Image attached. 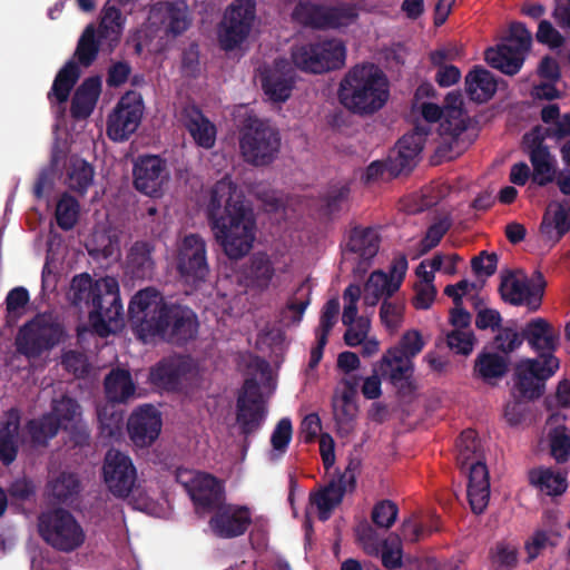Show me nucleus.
I'll return each instance as SVG.
<instances>
[{
	"instance_id": "1",
	"label": "nucleus",
	"mask_w": 570,
	"mask_h": 570,
	"mask_svg": "<svg viewBox=\"0 0 570 570\" xmlns=\"http://www.w3.org/2000/svg\"><path fill=\"white\" fill-rule=\"evenodd\" d=\"M128 318L132 332L142 343L158 337L184 346L197 337L199 328L198 317L190 307L165 302L154 287L140 289L131 297Z\"/></svg>"
},
{
	"instance_id": "2",
	"label": "nucleus",
	"mask_w": 570,
	"mask_h": 570,
	"mask_svg": "<svg viewBox=\"0 0 570 570\" xmlns=\"http://www.w3.org/2000/svg\"><path fill=\"white\" fill-rule=\"evenodd\" d=\"M206 214L215 239L229 259L238 261L250 252L256 217L243 191L232 180L223 178L213 186Z\"/></svg>"
},
{
	"instance_id": "3",
	"label": "nucleus",
	"mask_w": 570,
	"mask_h": 570,
	"mask_svg": "<svg viewBox=\"0 0 570 570\" xmlns=\"http://www.w3.org/2000/svg\"><path fill=\"white\" fill-rule=\"evenodd\" d=\"M292 62L276 58L261 70L264 94L274 102H285L292 95L296 80L295 67L311 73H324L345 65L346 47L338 39H326L292 48Z\"/></svg>"
},
{
	"instance_id": "4",
	"label": "nucleus",
	"mask_w": 570,
	"mask_h": 570,
	"mask_svg": "<svg viewBox=\"0 0 570 570\" xmlns=\"http://www.w3.org/2000/svg\"><path fill=\"white\" fill-rule=\"evenodd\" d=\"M337 95L341 105L350 112L368 117L386 105L390 81L376 65H356L342 78Z\"/></svg>"
},
{
	"instance_id": "5",
	"label": "nucleus",
	"mask_w": 570,
	"mask_h": 570,
	"mask_svg": "<svg viewBox=\"0 0 570 570\" xmlns=\"http://www.w3.org/2000/svg\"><path fill=\"white\" fill-rule=\"evenodd\" d=\"M239 148L244 160L256 167L272 164L281 148V134L269 120L247 116L239 132Z\"/></svg>"
},
{
	"instance_id": "6",
	"label": "nucleus",
	"mask_w": 570,
	"mask_h": 570,
	"mask_svg": "<svg viewBox=\"0 0 570 570\" xmlns=\"http://www.w3.org/2000/svg\"><path fill=\"white\" fill-rule=\"evenodd\" d=\"M293 19L317 30H342L355 24L360 18V7L353 2L337 4L298 2L292 13Z\"/></svg>"
},
{
	"instance_id": "7",
	"label": "nucleus",
	"mask_w": 570,
	"mask_h": 570,
	"mask_svg": "<svg viewBox=\"0 0 570 570\" xmlns=\"http://www.w3.org/2000/svg\"><path fill=\"white\" fill-rule=\"evenodd\" d=\"M65 336V326L58 318L50 314H38L20 327L16 337V347L26 357L35 358L52 350Z\"/></svg>"
},
{
	"instance_id": "8",
	"label": "nucleus",
	"mask_w": 570,
	"mask_h": 570,
	"mask_svg": "<svg viewBox=\"0 0 570 570\" xmlns=\"http://www.w3.org/2000/svg\"><path fill=\"white\" fill-rule=\"evenodd\" d=\"M39 533L53 549L67 553L80 548L86 539L85 531L76 518L61 508L39 517Z\"/></svg>"
},
{
	"instance_id": "9",
	"label": "nucleus",
	"mask_w": 570,
	"mask_h": 570,
	"mask_svg": "<svg viewBox=\"0 0 570 570\" xmlns=\"http://www.w3.org/2000/svg\"><path fill=\"white\" fill-rule=\"evenodd\" d=\"M559 368V360L548 356L546 360L524 358L514 370V392L518 401H534L546 391V382Z\"/></svg>"
},
{
	"instance_id": "10",
	"label": "nucleus",
	"mask_w": 570,
	"mask_h": 570,
	"mask_svg": "<svg viewBox=\"0 0 570 570\" xmlns=\"http://www.w3.org/2000/svg\"><path fill=\"white\" fill-rule=\"evenodd\" d=\"M175 266L185 284L197 287L206 282L210 269L206 242L200 235L188 234L178 243Z\"/></svg>"
},
{
	"instance_id": "11",
	"label": "nucleus",
	"mask_w": 570,
	"mask_h": 570,
	"mask_svg": "<svg viewBox=\"0 0 570 570\" xmlns=\"http://www.w3.org/2000/svg\"><path fill=\"white\" fill-rule=\"evenodd\" d=\"M122 315L119 284L115 277L106 276L96 281V294L92 298L89 321L100 336H107L111 330L109 323Z\"/></svg>"
},
{
	"instance_id": "12",
	"label": "nucleus",
	"mask_w": 570,
	"mask_h": 570,
	"mask_svg": "<svg viewBox=\"0 0 570 570\" xmlns=\"http://www.w3.org/2000/svg\"><path fill=\"white\" fill-rule=\"evenodd\" d=\"M176 479L184 485L197 512L215 511L225 502L224 484L209 473L178 471Z\"/></svg>"
},
{
	"instance_id": "13",
	"label": "nucleus",
	"mask_w": 570,
	"mask_h": 570,
	"mask_svg": "<svg viewBox=\"0 0 570 570\" xmlns=\"http://www.w3.org/2000/svg\"><path fill=\"white\" fill-rule=\"evenodd\" d=\"M266 415L267 407L257 380L246 379L236 399V422L240 434L247 439L256 433Z\"/></svg>"
},
{
	"instance_id": "14",
	"label": "nucleus",
	"mask_w": 570,
	"mask_h": 570,
	"mask_svg": "<svg viewBox=\"0 0 570 570\" xmlns=\"http://www.w3.org/2000/svg\"><path fill=\"white\" fill-rule=\"evenodd\" d=\"M547 282L540 271H535L530 281L518 278L513 273L502 276L500 284L501 297L514 306H527L535 312L540 308Z\"/></svg>"
},
{
	"instance_id": "15",
	"label": "nucleus",
	"mask_w": 570,
	"mask_h": 570,
	"mask_svg": "<svg viewBox=\"0 0 570 570\" xmlns=\"http://www.w3.org/2000/svg\"><path fill=\"white\" fill-rule=\"evenodd\" d=\"M255 19V3L250 0H236L225 12L219 32V42L224 50L238 47L249 35Z\"/></svg>"
},
{
	"instance_id": "16",
	"label": "nucleus",
	"mask_w": 570,
	"mask_h": 570,
	"mask_svg": "<svg viewBox=\"0 0 570 570\" xmlns=\"http://www.w3.org/2000/svg\"><path fill=\"white\" fill-rule=\"evenodd\" d=\"M104 482L109 492L120 499L129 497L137 481L132 460L118 450H108L102 465Z\"/></svg>"
},
{
	"instance_id": "17",
	"label": "nucleus",
	"mask_w": 570,
	"mask_h": 570,
	"mask_svg": "<svg viewBox=\"0 0 570 570\" xmlns=\"http://www.w3.org/2000/svg\"><path fill=\"white\" fill-rule=\"evenodd\" d=\"M431 132L429 125H415L396 142V148L389 156V171L393 176L409 174L420 160L428 136Z\"/></svg>"
},
{
	"instance_id": "18",
	"label": "nucleus",
	"mask_w": 570,
	"mask_h": 570,
	"mask_svg": "<svg viewBox=\"0 0 570 570\" xmlns=\"http://www.w3.org/2000/svg\"><path fill=\"white\" fill-rule=\"evenodd\" d=\"M208 521L212 532L220 539H234L246 533L252 524L248 507L222 503Z\"/></svg>"
},
{
	"instance_id": "19",
	"label": "nucleus",
	"mask_w": 570,
	"mask_h": 570,
	"mask_svg": "<svg viewBox=\"0 0 570 570\" xmlns=\"http://www.w3.org/2000/svg\"><path fill=\"white\" fill-rule=\"evenodd\" d=\"M525 151L529 155L530 163L533 167L531 181L540 187H544L556 179V159L550 149L544 145V137L539 129L525 134L523 137Z\"/></svg>"
},
{
	"instance_id": "20",
	"label": "nucleus",
	"mask_w": 570,
	"mask_h": 570,
	"mask_svg": "<svg viewBox=\"0 0 570 570\" xmlns=\"http://www.w3.org/2000/svg\"><path fill=\"white\" fill-rule=\"evenodd\" d=\"M355 485L356 476L348 465L342 474L333 476L324 488L311 493L309 500L318 510V519L327 521L333 510L342 503L345 493L353 491Z\"/></svg>"
},
{
	"instance_id": "21",
	"label": "nucleus",
	"mask_w": 570,
	"mask_h": 570,
	"mask_svg": "<svg viewBox=\"0 0 570 570\" xmlns=\"http://www.w3.org/2000/svg\"><path fill=\"white\" fill-rule=\"evenodd\" d=\"M161 426V413L153 404L138 406L127 422L129 439L138 448L150 446L158 439Z\"/></svg>"
},
{
	"instance_id": "22",
	"label": "nucleus",
	"mask_w": 570,
	"mask_h": 570,
	"mask_svg": "<svg viewBox=\"0 0 570 570\" xmlns=\"http://www.w3.org/2000/svg\"><path fill=\"white\" fill-rule=\"evenodd\" d=\"M167 178L166 163L159 156H141L134 165L135 188L145 195L159 196Z\"/></svg>"
},
{
	"instance_id": "23",
	"label": "nucleus",
	"mask_w": 570,
	"mask_h": 570,
	"mask_svg": "<svg viewBox=\"0 0 570 570\" xmlns=\"http://www.w3.org/2000/svg\"><path fill=\"white\" fill-rule=\"evenodd\" d=\"M153 17L168 37L176 38L191 26V14L185 0L159 1L151 9Z\"/></svg>"
},
{
	"instance_id": "24",
	"label": "nucleus",
	"mask_w": 570,
	"mask_h": 570,
	"mask_svg": "<svg viewBox=\"0 0 570 570\" xmlns=\"http://www.w3.org/2000/svg\"><path fill=\"white\" fill-rule=\"evenodd\" d=\"M343 390L335 391L332 397L334 420L340 435H347L353 430V423L358 412L356 403L357 381L344 380Z\"/></svg>"
},
{
	"instance_id": "25",
	"label": "nucleus",
	"mask_w": 570,
	"mask_h": 570,
	"mask_svg": "<svg viewBox=\"0 0 570 570\" xmlns=\"http://www.w3.org/2000/svg\"><path fill=\"white\" fill-rule=\"evenodd\" d=\"M140 104H128L122 97L108 116L107 135L114 141H124L136 131L141 120Z\"/></svg>"
},
{
	"instance_id": "26",
	"label": "nucleus",
	"mask_w": 570,
	"mask_h": 570,
	"mask_svg": "<svg viewBox=\"0 0 570 570\" xmlns=\"http://www.w3.org/2000/svg\"><path fill=\"white\" fill-rule=\"evenodd\" d=\"M190 363L183 356L170 355L150 367L148 380L157 387L175 391L181 380L190 372Z\"/></svg>"
},
{
	"instance_id": "27",
	"label": "nucleus",
	"mask_w": 570,
	"mask_h": 570,
	"mask_svg": "<svg viewBox=\"0 0 570 570\" xmlns=\"http://www.w3.org/2000/svg\"><path fill=\"white\" fill-rule=\"evenodd\" d=\"M522 343L528 342L529 346L538 353L540 360L554 356L558 345V334L548 321L537 317L528 322L521 330Z\"/></svg>"
},
{
	"instance_id": "28",
	"label": "nucleus",
	"mask_w": 570,
	"mask_h": 570,
	"mask_svg": "<svg viewBox=\"0 0 570 570\" xmlns=\"http://www.w3.org/2000/svg\"><path fill=\"white\" fill-rule=\"evenodd\" d=\"M183 126L195 144L204 149H212L216 144V126L195 105H186L180 112Z\"/></svg>"
},
{
	"instance_id": "29",
	"label": "nucleus",
	"mask_w": 570,
	"mask_h": 570,
	"mask_svg": "<svg viewBox=\"0 0 570 570\" xmlns=\"http://www.w3.org/2000/svg\"><path fill=\"white\" fill-rule=\"evenodd\" d=\"M48 415H52L59 422V430L77 429L75 441L77 444H82L88 441L89 433L87 429L79 424L81 416V407L76 399L69 395H61L60 397L52 399L51 411Z\"/></svg>"
},
{
	"instance_id": "30",
	"label": "nucleus",
	"mask_w": 570,
	"mask_h": 570,
	"mask_svg": "<svg viewBox=\"0 0 570 570\" xmlns=\"http://www.w3.org/2000/svg\"><path fill=\"white\" fill-rule=\"evenodd\" d=\"M509 367L510 357L503 356L493 350H483L474 361L473 376L488 384H494L508 374Z\"/></svg>"
},
{
	"instance_id": "31",
	"label": "nucleus",
	"mask_w": 570,
	"mask_h": 570,
	"mask_svg": "<svg viewBox=\"0 0 570 570\" xmlns=\"http://www.w3.org/2000/svg\"><path fill=\"white\" fill-rule=\"evenodd\" d=\"M381 371L387 375L390 382L403 393H411L415 386L413 384V363L404 357L390 354L383 356Z\"/></svg>"
},
{
	"instance_id": "32",
	"label": "nucleus",
	"mask_w": 570,
	"mask_h": 570,
	"mask_svg": "<svg viewBox=\"0 0 570 570\" xmlns=\"http://www.w3.org/2000/svg\"><path fill=\"white\" fill-rule=\"evenodd\" d=\"M104 390L109 403H127L136 394L131 373L121 367L112 368L104 380Z\"/></svg>"
},
{
	"instance_id": "33",
	"label": "nucleus",
	"mask_w": 570,
	"mask_h": 570,
	"mask_svg": "<svg viewBox=\"0 0 570 570\" xmlns=\"http://www.w3.org/2000/svg\"><path fill=\"white\" fill-rule=\"evenodd\" d=\"M484 59L492 68L504 75L514 76L522 68L525 55L502 41L495 48H488L484 52Z\"/></svg>"
},
{
	"instance_id": "34",
	"label": "nucleus",
	"mask_w": 570,
	"mask_h": 570,
	"mask_svg": "<svg viewBox=\"0 0 570 570\" xmlns=\"http://www.w3.org/2000/svg\"><path fill=\"white\" fill-rule=\"evenodd\" d=\"M154 245L147 240L135 242L127 256V269L134 278H150L155 271Z\"/></svg>"
},
{
	"instance_id": "35",
	"label": "nucleus",
	"mask_w": 570,
	"mask_h": 570,
	"mask_svg": "<svg viewBox=\"0 0 570 570\" xmlns=\"http://www.w3.org/2000/svg\"><path fill=\"white\" fill-rule=\"evenodd\" d=\"M101 91L98 77H89L77 88L71 99L70 114L75 119H85L92 112Z\"/></svg>"
},
{
	"instance_id": "36",
	"label": "nucleus",
	"mask_w": 570,
	"mask_h": 570,
	"mask_svg": "<svg viewBox=\"0 0 570 570\" xmlns=\"http://www.w3.org/2000/svg\"><path fill=\"white\" fill-rule=\"evenodd\" d=\"M465 91L472 101L483 104L495 94L497 81L489 70L474 66L465 76Z\"/></svg>"
},
{
	"instance_id": "37",
	"label": "nucleus",
	"mask_w": 570,
	"mask_h": 570,
	"mask_svg": "<svg viewBox=\"0 0 570 570\" xmlns=\"http://www.w3.org/2000/svg\"><path fill=\"white\" fill-rule=\"evenodd\" d=\"M465 131L454 126L444 130L439 126L440 141L433 156L434 164L453 160L466 150L470 141L462 137Z\"/></svg>"
},
{
	"instance_id": "38",
	"label": "nucleus",
	"mask_w": 570,
	"mask_h": 570,
	"mask_svg": "<svg viewBox=\"0 0 570 570\" xmlns=\"http://www.w3.org/2000/svg\"><path fill=\"white\" fill-rule=\"evenodd\" d=\"M124 29V18L120 9L107 2L100 13L99 26L96 29L100 38L105 39L109 51H112L119 43Z\"/></svg>"
},
{
	"instance_id": "39",
	"label": "nucleus",
	"mask_w": 570,
	"mask_h": 570,
	"mask_svg": "<svg viewBox=\"0 0 570 570\" xmlns=\"http://www.w3.org/2000/svg\"><path fill=\"white\" fill-rule=\"evenodd\" d=\"M380 236L375 229L371 227H355L351 230L347 242V249L358 257L367 262L372 259L379 252Z\"/></svg>"
},
{
	"instance_id": "40",
	"label": "nucleus",
	"mask_w": 570,
	"mask_h": 570,
	"mask_svg": "<svg viewBox=\"0 0 570 570\" xmlns=\"http://www.w3.org/2000/svg\"><path fill=\"white\" fill-rule=\"evenodd\" d=\"M570 230V202L559 204L553 210L548 209L543 215L540 232L549 239L559 240Z\"/></svg>"
},
{
	"instance_id": "41",
	"label": "nucleus",
	"mask_w": 570,
	"mask_h": 570,
	"mask_svg": "<svg viewBox=\"0 0 570 570\" xmlns=\"http://www.w3.org/2000/svg\"><path fill=\"white\" fill-rule=\"evenodd\" d=\"M80 77V69L76 61L69 60L58 71L53 80L51 90L48 92V99L52 102L65 104L69 99L70 92Z\"/></svg>"
},
{
	"instance_id": "42",
	"label": "nucleus",
	"mask_w": 570,
	"mask_h": 570,
	"mask_svg": "<svg viewBox=\"0 0 570 570\" xmlns=\"http://www.w3.org/2000/svg\"><path fill=\"white\" fill-rule=\"evenodd\" d=\"M275 268L273 262L266 253H255L249 261V265L245 272V277L250 287L264 291L268 288Z\"/></svg>"
},
{
	"instance_id": "43",
	"label": "nucleus",
	"mask_w": 570,
	"mask_h": 570,
	"mask_svg": "<svg viewBox=\"0 0 570 570\" xmlns=\"http://www.w3.org/2000/svg\"><path fill=\"white\" fill-rule=\"evenodd\" d=\"M529 483L550 497L561 495L567 491V478L549 468L529 471Z\"/></svg>"
},
{
	"instance_id": "44",
	"label": "nucleus",
	"mask_w": 570,
	"mask_h": 570,
	"mask_svg": "<svg viewBox=\"0 0 570 570\" xmlns=\"http://www.w3.org/2000/svg\"><path fill=\"white\" fill-rule=\"evenodd\" d=\"M106 42L100 38L99 32L96 30L94 23H89L82 31L78 39L75 50V58L78 63L83 67L91 66L98 57L101 45Z\"/></svg>"
},
{
	"instance_id": "45",
	"label": "nucleus",
	"mask_w": 570,
	"mask_h": 570,
	"mask_svg": "<svg viewBox=\"0 0 570 570\" xmlns=\"http://www.w3.org/2000/svg\"><path fill=\"white\" fill-rule=\"evenodd\" d=\"M94 167L81 158L71 159L67 169L66 185L79 196H83L94 183Z\"/></svg>"
},
{
	"instance_id": "46",
	"label": "nucleus",
	"mask_w": 570,
	"mask_h": 570,
	"mask_svg": "<svg viewBox=\"0 0 570 570\" xmlns=\"http://www.w3.org/2000/svg\"><path fill=\"white\" fill-rule=\"evenodd\" d=\"M522 345V334L518 328V322L510 320L502 325L493 336L490 346L497 353L508 356Z\"/></svg>"
},
{
	"instance_id": "47",
	"label": "nucleus",
	"mask_w": 570,
	"mask_h": 570,
	"mask_svg": "<svg viewBox=\"0 0 570 570\" xmlns=\"http://www.w3.org/2000/svg\"><path fill=\"white\" fill-rule=\"evenodd\" d=\"M49 494L59 503H68L80 492V480L76 473L61 472L48 484Z\"/></svg>"
},
{
	"instance_id": "48",
	"label": "nucleus",
	"mask_w": 570,
	"mask_h": 570,
	"mask_svg": "<svg viewBox=\"0 0 570 570\" xmlns=\"http://www.w3.org/2000/svg\"><path fill=\"white\" fill-rule=\"evenodd\" d=\"M444 120L440 122V127L444 130L456 127L459 130H466L469 117L463 109V100L459 92H449L445 97L443 107Z\"/></svg>"
},
{
	"instance_id": "49",
	"label": "nucleus",
	"mask_w": 570,
	"mask_h": 570,
	"mask_svg": "<svg viewBox=\"0 0 570 570\" xmlns=\"http://www.w3.org/2000/svg\"><path fill=\"white\" fill-rule=\"evenodd\" d=\"M96 294V281L88 273H82L72 277L68 298L71 305L76 307H91L92 298Z\"/></svg>"
},
{
	"instance_id": "50",
	"label": "nucleus",
	"mask_w": 570,
	"mask_h": 570,
	"mask_svg": "<svg viewBox=\"0 0 570 570\" xmlns=\"http://www.w3.org/2000/svg\"><path fill=\"white\" fill-rule=\"evenodd\" d=\"M19 423L6 421L0 423V461L4 466L11 465L19 452Z\"/></svg>"
},
{
	"instance_id": "51",
	"label": "nucleus",
	"mask_w": 570,
	"mask_h": 570,
	"mask_svg": "<svg viewBox=\"0 0 570 570\" xmlns=\"http://www.w3.org/2000/svg\"><path fill=\"white\" fill-rule=\"evenodd\" d=\"M27 431L32 443L47 445L48 441L59 432V422L52 415L43 414L39 419H32L27 423Z\"/></svg>"
},
{
	"instance_id": "52",
	"label": "nucleus",
	"mask_w": 570,
	"mask_h": 570,
	"mask_svg": "<svg viewBox=\"0 0 570 570\" xmlns=\"http://www.w3.org/2000/svg\"><path fill=\"white\" fill-rule=\"evenodd\" d=\"M80 205L78 200L63 193L57 203L56 222L62 230H70L75 227L79 217Z\"/></svg>"
},
{
	"instance_id": "53",
	"label": "nucleus",
	"mask_w": 570,
	"mask_h": 570,
	"mask_svg": "<svg viewBox=\"0 0 570 570\" xmlns=\"http://www.w3.org/2000/svg\"><path fill=\"white\" fill-rule=\"evenodd\" d=\"M456 448V462L460 468H464L470 464L471 461L482 458L480 453V441L476 439V432L472 429H466L461 432Z\"/></svg>"
},
{
	"instance_id": "54",
	"label": "nucleus",
	"mask_w": 570,
	"mask_h": 570,
	"mask_svg": "<svg viewBox=\"0 0 570 570\" xmlns=\"http://www.w3.org/2000/svg\"><path fill=\"white\" fill-rule=\"evenodd\" d=\"M311 294L312 287L307 281H304L297 286L293 295L288 297L283 313H293L291 317L292 323L298 324L302 321L306 308L311 304Z\"/></svg>"
},
{
	"instance_id": "55",
	"label": "nucleus",
	"mask_w": 570,
	"mask_h": 570,
	"mask_svg": "<svg viewBox=\"0 0 570 570\" xmlns=\"http://www.w3.org/2000/svg\"><path fill=\"white\" fill-rule=\"evenodd\" d=\"M115 404L110 403L97 410L101 434L107 438L118 435L122 426V413L115 409Z\"/></svg>"
},
{
	"instance_id": "56",
	"label": "nucleus",
	"mask_w": 570,
	"mask_h": 570,
	"mask_svg": "<svg viewBox=\"0 0 570 570\" xmlns=\"http://www.w3.org/2000/svg\"><path fill=\"white\" fill-rule=\"evenodd\" d=\"M445 341L452 352L468 356L472 353L476 338L472 331L453 328L446 333Z\"/></svg>"
},
{
	"instance_id": "57",
	"label": "nucleus",
	"mask_w": 570,
	"mask_h": 570,
	"mask_svg": "<svg viewBox=\"0 0 570 570\" xmlns=\"http://www.w3.org/2000/svg\"><path fill=\"white\" fill-rule=\"evenodd\" d=\"M423 347L424 342L421 333L416 330H411L402 335L397 347L390 348L387 352L410 360V357L417 355Z\"/></svg>"
},
{
	"instance_id": "58",
	"label": "nucleus",
	"mask_w": 570,
	"mask_h": 570,
	"mask_svg": "<svg viewBox=\"0 0 570 570\" xmlns=\"http://www.w3.org/2000/svg\"><path fill=\"white\" fill-rule=\"evenodd\" d=\"M550 453L558 463H564L570 458V434L564 426L556 428L549 434Z\"/></svg>"
},
{
	"instance_id": "59",
	"label": "nucleus",
	"mask_w": 570,
	"mask_h": 570,
	"mask_svg": "<svg viewBox=\"0 0 570 570\" xmlns=\"http://www.w3.org/2000/svg\"><path fill=\"white\" fill-rule=\"evenodd\" d=\"M397 513L396 503L391 500H382L373 507L371 518L376 527L390 529L395 523Z\"/></svg>"
},
{
	"instance_id": "60",
	"label": "nucleus",
	"mask_w": 570,
	"mask_h": 570,
	"mask_svg": "<svg viewBox=\"0 0 570 570\" xmlns=\"http://www.w3.org/2000/svg\"><path fill=\"white\" fill-rule=\"evenodd\" d=\"M61 365L75 377L81 379L89 373V362L85 353L80 351L69 350L61 355Z\"/></svg>"
},
{
	"instance_id": "61",
	"label": "nucleus",
	"mask_w": 570,
	"mask_h": 570,
	"mask_svg": "<svg viewBox=\"0 0 570 570\" xmlns=\"http://www.w3.org/2000/svg\"><path fill=\"white\" fill-rule=\"evenodd\" d=\"M366 284L368 288H373L385 298L391 297L400 289V281H394V276H389L383 271L373 272Z\"/></svg>"
},
{
	"instance_id": "62",
	"label": "nucleus",
	"mask_w": 570,
	"mask_h": 570,
	"mask_svg": "<svg viewBox=\"0 0 570 570\" xmlns=\"http://www.w3.org/2000/svg\"><path fill=\"white\" fill-rule=\"evenodd\" d=\"M293 425L289 417L281 419L271 435V444L275 451L284 454L291 443Z\"/></svg>"
},
{
	"instance_id": "63",
	"label": "nucleus",
	"mask_w": 570,
	"mask_h": 570,
	"mask_svg": "<svg viewBox=\"0 0 570 570\" xmlns=\"http://www.w3.org/2000/svg\"><path fill=\"white\" fill-rule=\"evenodd\" d=\"M503 41L527 56V52L531 48L532 36L522 22H513L510 26L509 35Z\"/></svg>"
},
{
	"instance_id": "64",
	"label": "nucleus",
	"mask_w": 570,
	"mask_h": 570,
	"mask_svg": "<svg viewBox=\"0 0 570 570\" xmlns=\"http://www.w3.org/2000/svg\"><path fill=\"white\" fill-rule=\"evenodd\" d=\"M340 312V302L337 298L328 299L322 308L320 325L315 331V335H324L328 338V335L335 324L336 316Z\"/></svg>"
}]
</instances>
